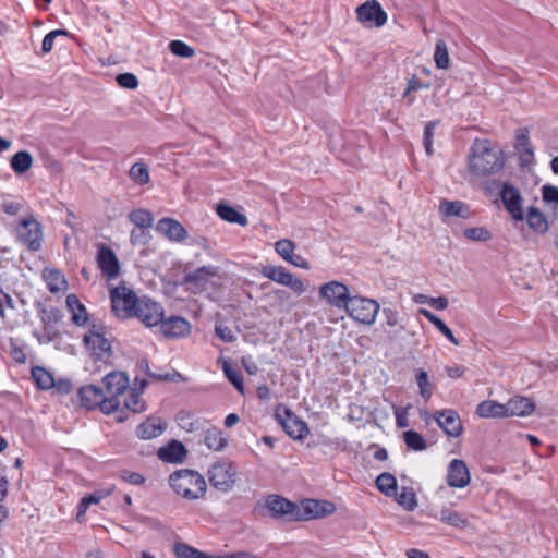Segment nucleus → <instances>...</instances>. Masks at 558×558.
<instances>
[{"instance_id":"obj_19","label":"nucleus","mask_w":558,"mask_h":558,"mask_svg":"<svg viewBox=\"0 0 558 558\" xmlns=\"http://www.w3.org/2000/svg\"><path fill=\"white\" fill-rule=\"evenodd\" d=\"M438 426L450 437H458L462 433V423L458 413L453 410H442L434 414Z\"/></svg>"},{"instance_id":"obj_64","label":"nucleus","mask_w":558,"mask_h":558,"mask_svg":"<svg viewBox=\"0 0 558 558\" xmlns=\"http://www.w3.org/2000/svg\"><path fill=\"white\" fill-rule=\"evenodd\" d=\"M130 240L133 245L145 244L147 242V234L145 229H134L131 231Z\"/></svg>"},{"instance_id":"obj_48","label":"nucleus","mask_w":558,"mask_h":558,"mask_svg":"<svg viewBox=\"0 0 558 558\" xmlns=\"http://www.w3.org/2000/svg\"><path fill=\"white\" fill-rule=\"evenodd\" d=\"M174 553L178 558H219V556H210L199 551L186 544H177Z\"/></svg>"},{"instance_id":"obj_20","label":"nucleus","mask_w":558,"mask_h":558,"mask_svg":"<svg viewBox=\"0 0 558 558\" xmlns=\"http://www.w3.org/2000/svg\"><path fill=\"white\" fill-rule=\"evenodd\" d=\"M160 328L167 338H183L190 335L191 324L181 316H170L161 320Z\"/></svg>"},{"instance_id":"obj_38","label":"nucleus","mask_w":558,"mask_h":558,"mask_svg":"<svg viewBox=\"0 0 558 558\" xmlns=\"http://www.w3.org/2000/svg\"><path fill=\"white\" fill-rule=\"evenodd\" d=\"M32 377L35 384L43 390H48L53 388L54 378L53 376L44 367L35 366L32 368Z\"/></svg>"},{"instance_id":"obj_26","label":"nucleus","mask_w":558,"mask_h":558,"mask_svg":"<svg viewBox=\"0 0 558 558\" xmlns=\"http://www.w3.org/2000/svg\"><path fill=\"white\" fill-rule=\"evenodd\" d=\"M167 428V424L160 418L149 417L136 428V435L142 439H153L160 436Z\"/></svg>"},{"instance_id":"obj_52","label":"nucleus","mask_w":558,"mask_h":558,"mask_svg":"<svg viewBox=\"0 0 558 558\" xmlns=\"http://www.w3.org/2000/svg\"><path fill=\"white\" fill-rule=\"evenodd\" d=\"M169 48L170 51L178 57L192 58L195 56L194 48L181 40H172L169 44Z\"/></svg>"},{"instance_id":"obj_31","label":"nucleus","mask_w":558,"mask_h":558,"mask_svg":"<svg viewBox=\"0 0 558 558\" xmlns=\"http://www.w3.org/2000/svg\"><path fill=\"white\" fill-rule=\"evenodd\" d=\"M66 306L72 313V320L76 325H84L87 322V312L75 294L66 296Z\"/></svg>"},{"instance_id":"obj_12","label":"nucleus","mask_w":558,"mask_h":558,"mask_svg":"<svg viewBox=\"0 0 558 558\" xmlns=\"http://www.w3.org/2000/svg\"><path fill=\"white\" fill-rule=\"evenodd\" d=\"M336 507L332 502L326 500L306 499L302 506H298L295 521H306L311 519L322 518L333 513Z\"/></svg>"},{"instance_id":"obj_22","label":"nucleus","mask_w":558,"mask_h":558,"mask_svg":"<svg viewBox=\"0 0 558 558\" xmlns=\"http://www.w3.org/2000/svg\"><path fill=\"white\" fill-rule=\"evenodd\" d=\"M158 233L172 242H183L187 238L186 229L178 220L172 218H162L156 226Z\"/></svg>"},{"instance_id":"obj_51","label":"nucleus","mask_w":558,"mask_h":558,"mask_svg":"<svg viewBox=\"0 0 558 558\" xmlns=\"http://www.w3.org/2000/svg\"><path fill=\"white\" fill-rule=\"evenodd\" d=\"M112 351H92L89 354V360L86 362L87 367L92 371L100 369L101 365L99 363H107V361L111 357Z\"/></svg>"},{"instance_id":"obj_11","label":"nucleus","mask_w":558,"mask_h":558,"mask_svg":"<svg viewBox=\"0 0 558 558\" xmlns=\"http://www.w3.org/2000/svg\"><path fill=\"white\" fill-rule=\"evenodd\" d=\"M319 295L328 304L337 308H345L350 299L348 287L340 281H329L319 288Z\"/></svg>"},{"instance_id":"obj_9","label":"nucleus","mask_w":558,"mask_h":558,"mask_svg":"<svg viewBox=\"0 0 558 558\" xmlns=\"http://www.w3.org/2000/svg\"><path fill=\"white\" fill-rule=\"evenodd\" d=\"M275 417L287 432V434L294 439H303L308 434V427L300 420L291 410L283 405H278L275 410Z\"/></svg>"},{"instance_id":"obj_3","label":"nucleus","mask_w":558,"mask_h":558,"mask_svg":"<svg viewBox=\"0 0 558 558\" xmlns=\"http://www.w3.org/2000/svg\"><path fill=\"white\" fill-rule=\"evenodd\" d=\"M140 299L126 287H116L110 291L112 312L121 319L135 317Z\"/></svg>"},{"instance_id":"obj_32","label":"nucleus","mask_w":558,"mask_h":558,"mask_svg":"<svg viewBox=\"0 0 558 558\" xmlns=\"http://www.w3.org/2000/svg\"><path fill=\"white\" fill-rule=\"evenodd\" d=\"M526 222L529 227L537 233L543 234L548 230L546 217L535 207H529L526 213Z\"/></svg>"},{"instance_id":"obj_46","label":"nucleus","mask_w":558,"mask_h":558,"mask_svg":"<svg viewBox=\"0 0 558 558\" xmlns=\"http://www.w3.org/2000/svg\"><path fill=\"white\" fill-rule=\"evenodd\" d=\"M423 314L424 316L430 322L434 324V326L442 333L445 335L449 340L450 342L453 344V345H460L461 343L458 341V339L453 336L452 331L450 330V328L440 319L438 318L437 316H435L434 314H432L430 312L428 311H423Z\"/></svg>"},{"instance_id":"obj_7","label":"nucleus","mask_w":558,"mask_h":558,"mask_svg":"<svg viewBox=\"0 0 558 558\" xmlns=\"http://www.w3.org/2000/svg\"><path fill=\"white\" fill-rule=\"evenodd\" d=\"M80 402L86 409H96L104 414H111L114 412V401L106 400L105 392L101 388L95 385H87L78 390Z\"/></svg>"},{"instance_id":"obj_8","label":"nucleus","mask_w":558,"mask_h":558,"mask_svg":"<svg viewBox=\"0 0 558 558\" xmlns=\"http://www.w3.org/2000/svg\"><path fill=\"white\" fill-rule=\"evenodd\" d=\"M16 235L19 241L31 251H38L41 247L43 230L40 223L34 217L24 218L20 221Z\"/></svg>"},{"instance_id":"obj_56","label":"nucleus","mask_w":558,"mask_h":558,"mask_svg":"<svg viewBox=\"0 0 558 558\" xmlns=\"http://www.w3.org/2000/svg\"><path fill=\"white\" fill-rule=\"evenodd\" d=\"M68 35H69V32L65 29H56V31L48 33L44 37L43 43H41V53L47 54L52 50L54 40L57 37L68 36Z\"/></svg>"},{"instance_id":"obj_25","label":"nucleus","mask_w":558,"mask_h":558,"mask_svg":"<svg viewBox=\"0 0 558 558\" xmlns=\"http://www.w3.org/2000/svg\"><path fill=\"white\" fill-rule=\"evenodd\" d=\"M534 410L535 404L527 397H514L505 404L506 416H529Z\"/></svg>"},{"instance_id":"obj_33","label":"nucleus","mask_w":558,"mask_h":558,"mask_svg":"<svg viewBox=\"0 0 558 558\" xmlns=\"http://www.w3.org/2000/svg\"><path fill=\"white\" fill-rule=\"evenodd\" d=\"M505 404L496 401H483L476 408V414L481 417H506Z\"/></svg>"},{"instance_id":"obj_62","label":"nucleus","mask_w":558,"mask_h":558,"mask_svg":"<svg viewBox=\"0 0 558 558\" xmlns=\"http://www.w3.org/2000/svg\"><path fill=\"white\" fill-rule=\"evenodd\" d=\"M121 478L132 485H142L145 481L144 476L136 472L123 471Z\"/></svg>"},{"instance_id":"obj_43","label":"nucleus","mask_w":558,"mask_h":558,"mask_svg":"<svg viewBox=\"0 0 558 558\" xmlns=\"http://www.w3.org/2000/svg\"><path fill=\"white\" fill-rule=\"evenodd\" d=\"M434 61L438 69L446 70L449 68L450 59L447 44L444 39H438L434 51Z\"/></svg>"},{"instance_id":"obj_6","label":"nucleus","mask_w":558,"mask_h":558,"mask_svg":"<svg viewBox=\"0 0 558 558\" xmlns=\"http://www.w3.org/2000/svg\"><path fill=\"white\" fill-rule=\"evenodd\" d=\"M130 385L129 376L124 372L112 371L104 378L105 399L114 401V412L121 405L120 398L128 391Z\"/></svg>"},{"instance_id":"obj_29","label":"nucleus","mask_w":558,"mask_h":558,"mask_svg":"<svg viewBox=\"0 0 558 558\" xmlns=\"http://www.w3.org/2000/svg\"><path fill=\"white\" fill-rule=\"evenodd\" d=\"M110 494H111V489H100V490H95L94 493L84 496L81 499L78 507H77V514H76L77 521L78 522L84 521L87 509L92 505L99 504L104 498H106Z\"/></svg>"},{"instance_id":"obj_2","label":"nucleus","mask_w":558,"mask_h":558,"mask_svg":"<svg viewBox=\"0 0 558 558\" xmlns=\"http://www.w3.org/2000/svg\"><path fill=\"white\" fill-rule=\"evenodd\" d=\"M169 485L173 492L186 500H198L207 490V484L202 474L194 470L181 469L169 476Z\"/></svg>"},{"instance_id":"obj_24","label":"nucleus","mask_w":558,"mask_h":558,"mask_svg":"<svg viewBox=\"0 0 558 558\" xmlns=\"http://www.w3.org/2000/svg\"><path fill=\"white\" fill-rule=\"evenodd\" d=\"M438 210L444 218L458 217L469 219L472 216L470 206L461 201L441 199Z\"/></svg>"},{"instance_id":"obj_39","label":"nucleus","mask_w":558,"mask_h":558,"mask_svg":"<svg viewBox=\"0 0 558 558\" xmlns=\"http://www.w3.org/2000/svg\"><path fill=\"white\" fill-rule=\"evenodd\" d=\"M376 486L379 492L388 497L397 495V480L390 473H381L378 475Z\"/></svg>"},{"instance_id":"obj_36","label":"nucleus","mask_w":558,"mask_h":558,"mask_svg":"<svg viewBox=\"0 0 558 558\" xmlns=\"http://www.w3.org/2000/svg\"><path fill=\"white\" fill-rule=\"evenodd\" d=\"M383 315L385 317V331L389 335H397L403 329L402 320L399 313L391 308H384Z\"/></svg>"},{"instance_id":"obj_59","label":"nucleus","mask_w":558,"mask_h":558,"mask_svg":"<svg viewBox=\"0 0 558 558\" xmlns=\"http://www.w3.org/2000/svg\"><path fill=\"white\" fill-rule=\"evenodd\" d=\"M284 286L290 288L298 295L303 294L307 289L305 282L300 278L295 277L292 272Z\"/></svg>"},{"instance_id":"obj_23","label":"nucleus","mask_w":558,"mask_h":558,"mask_svg":"<svg viewBox=\"0 0 558 558\" xmlns=\"http://www.w3.org/2000/svg\"><path fill=\"white\" fill-rule=\"evenodd\" d=\"M186 454V448L178 440L170 441L168 445L159 448L157 452L158 458L167 463H182Z\"/></svg>"},{"instance_id":"obj_54","label":"nucleus","mask_w":558,"mask_h":558,"mask_svg":"<svg viewBox=\"0 0 558 558\" xmlns=\"http://www.w3.org/2000/svg\"><path fill=\"white\" fill-rule=\"evenodd\" d=\"M276 252L287 262L294 254L295 244L288 239H282L275 244Z\"/></svg>"},{"instance_id":"obj_30","label":"nucleus","mask_w":558,"mask_h":558,"mask_svg":"<svg viewBox=\"0 0 558 558\" xmlns=\"http://www.w3.org/2000/svg\"><path fill=\"white\" fill-rule=\"evenodd\" d=\"M204 444L213 451H221L228 444V437L220 428L211 427L205 432Z\"/></svg>"},{"instance_id":"obj_4","label":"nucleus","mask_w":558,"mask_h":558,"mask_svg":"<svg viewBox=\"0 0 558 558\" xmlns=\"http://www.w3.org/2000/svg\"><path fill=\"white\" fill-rule=\"evenodd\" d=\"M236 468L233 462L220 460L208 470L210 484L221 490L229 492L235 484Z\"/></svg>"},{"instance_id":"obj_58","label":"nucleus","mask_w":558,"mask_h":558,"mask_svg":"<svg viewBox=\"0 0 558 558\" xmlns=\"http://www.w3.org/2000/svg\"><path fill=\"white\" fill-rule=\"evenodd\" d=\"M119 86L128 89H135L138 85L137 77L132 73L119 74L116 78Z\"/></svg>"},{"instance_id":"obj_16","label":"nucleus","mask_w":558,"mask_h":558,"mask_svg":"<svg viewBox=\"0 0 558 558\" xmlns=\"http://www.w3.org/2000/svg\"><path fill=\"white\" fill-rule=\"evenodd\" d=\"M265 507L275 519L284 517L290 521H295L298 505L279 495H269L265 500Z\"/></svg>"},{"instance_id":"obj_37","label":"nucleus","mask_w":558,"mask_h":558,"mask_svg":"<svg viewBox=\"0 0 558 558\" xmlns=\"http://www.w3.org/2000/svg\"><path fill=\"white\" fill-rule=\"evenodd\" d=\"M262 275L271 281H275L279 284L284 286L288 278L290 277L291 272L288 271L282 266L268 265V266L263 267Z\"/></svg>"},{"instance_id":"obj_10","label":"nucleus","mask_w":558,"mask_h":558,"mask_svg":"<svg viewBox=\"0 0 558 558\" xmlns=\"http://www.w3.org/2000/svg\"><path fill=\"white\" fill-rule=\"evenodd\" d=\"M356 19L367 27H381L387 22V14L377 0H367L356 8Z\"/></svg>"},{"instance_id":"obj_17","label":"nucleus","mask_w":558,"mask_h":558,"mask_svg":"<svg viewBox=\"0 0 558 558\" xmlns=\"http://www.w3.org/2000/svg\"><path fill=\"white\" fill-rule=\"evenodd\" d=\"M97 265L102 276L107 279H116L120 272V264L114 252L106 245H100L97 252Z\"/></svg>"},{"instance_id":"obj_5","label":"nucleus","mask_w":558,"mask_h":558,"mask_svg":"<svg viewBox=\"0 0 558 558\" xmlns=\"http://www.w3.org/2000/svg\"><path fill=\"white\" fill-rule=\"evenodd\" d=\"M345 310L354 320L371 325L376 319L379 304L375 300L356 295L350 299Z\"/></svg>"},{"instance_id":"obj_57","label":"nucleus","mask_w":558,"mask_h":558,"mask_svg":"<svg viewBox=\"0 0 558 558\" xmlns=\"http://www.w3.org/2000/svg\"><path fill=\"white\" fill-rule=\"evenodd\" d=\"M438 124V121H430L426 124L424 129V148L428 156L433 154V136H434V130L436 125Z\"/></svg>"},{"instance_id":"obj_34","label":"nucleus","mask_w":558,"mask_h":558,"mask_svg":"<svg viewBox=\"0 0 558 558\" xmlns=\"http://www.w3.org/2000/svg\"><path fill=\"white\" fill-rule=\"evenodd\" d=\"M515 149L520 154V161L522 166H527L533 161L534 151L527 135L520 134L517 136Z\"/></svg>"},{"instance_id":"obj_60","label":"nucleus","mask_w":558,"mask_h":558,"mask_svg":"<svg viewBox=\"0 0 558 558\" xmlns=\"http://www.w3.org/2000/svg\"><path fill=\"white\" fill-rule=\"evenodd\" d=\"M543 199L546 203L558 205V187L554 185H544L542 189Z\"/></svg>"},{"instance_id":"obj_35","label":"nucleus","mask_w":558,"mask_h":558,"mask_svg":"<svg viewBox=\"0 0 558 558\" xmlns=\"http://www.w3.org/2000/svg\"><path fill=\"white\" fill-rule=\"evenodd\" d=\"M217 214L221 219L228 222L238 223L242 227L247 225V218L231 206L219 205L217 207Z\"/></svg>"},{"instance_id":"obj_40","label":"nucleus","mask_w":558,"mask_h":558,"mask_svg":"<svg viewBox=\"0 0 558 558\" xmlns=\"http://www.w3.org/2000/svg\"><path fill=\"white\" fill-rule=\"evenodd\" d=\"M397 502L407 511H414L417 508V498L414 490L410 487H402L397 492Z\"/></svg>"},{"instance_id":"obj_41","label":"nucleus","mask_w":558,"mask_h":558,"mask_svg":"<svg viewBox=\"0 0 558 558\" xmlns=\"http://www.w3.org/2000/svg\"><path fill=\"white\" fill-rule=\"evenodd\" d=\"M129 219L132 223H134L137 228L141 229H149L153 226L154 217L151 213L147 209H135L129 214Z\"/></svg>"},{"instance_id":"obj_28","label":"nucleus","mask_w":558,"mask_h":558,"mask_svg":"<svg viewBox=\"0 0 558 558\" xmlns=\"http://www.w3.org/2000/svg\"><path fill=\"white\" fill-rule=\"evenodd\" d=\"M434 518L453 527L464 529L468 526V519L465 515L458 511L451 510L448 507H442L434 515Z\"/></svg>"},{"instance_id":"obj_63","label":"nucleus","mask_w":558,"mask_h":558,"mask_svg":"<svg viewBox=\"0 0 558 558\" xmlns=\"http://www.w3.org/2000/svg\"><path fill=\"white\" fill-rule=\"evenodd\" d=\"M13 308L12 299L0 291V317L5 319L8 311Z\"/></svg>"},{"instance_id":"obj_44","label":"nucleus","mask_w":558,"mask_h":558,"mask_svg":"<svg viewBox=\"0 0 558 558\" xmlns=\"http://www.w3.org/2000/svg\"><path fill=\"white\" fill-rule=\"evenodd\" d=\"M129 175L130 179L138 185H145L150 180L148 168L143 162H135L131 167Z\"/></svg>"},{"instance_id":"obj_13","label":"nucleus","mask_w":558,"mask_h":558,"mask_svg":"<svg viewBox=\"0 0 558 558\" xmlns=\"http://www.w3.org/2000/svg\"><path fill=\"white\" fill-rule=\"evenodd\" d=\"M500 197L507 211L515 221L524 219L523 198L520 191L510 183H504Z\"/></svg>"},{"instance_id":"obj_1","label":"nucleus","mask_w":558,"mask_h":558,"mask_svg":"<svg viewBox=\"0 0 558 558\" xmlns=\"http://www.w3.org/2000/svg\"><path fill=\"white\" fill-rule=\"evenodd\" d=\"M469 165L475 174L495 173L504 167L502 151L487 140L475 141Z\"/></svg>"},{"instance_id":"obj_55","label":"nucleus","mask_w":558,"mask_h":558,"mask_svg":"<svg viewBox=\"0 0 558 558\" xmlns=\"http://www.w3.org/2000/svg\"><path fill=\"white\" fill-rule=\"evenodd\" d=\"M464 236L472 241L486 242L492 239V233L484 227H476L465 229Z\"/></svg>"},{"instance_id":"obj_27","label":"nucleus","mask_w":558,"mask_h":558,"mask_svg":"<svg viewBox=\"0 0 558 558\" xmlns=\"http://www.w3.org/2000/svg\"><path fill=\"white\" fill-rule=\"evenodd\" d=\"M43 278L47 284L48 290L51 293H58L64 291L68 287V282L63 274L54 268H45L43 270Z\"/></svg>"},{"instance_id":"obj_21","label":"nucleus","mask_w":558,"mask_h":558,"mask_svg":"<svg viewBox=\"0 0 558 558\" xmlns=\"http://www.w3.org/2000/svg\"><path fill=\"white\" fill-rule=\"evenodd\" d=\"M83 340L89 349H111V333L102 325L93 324Z\"/></svg>"},{"instance_id":"obj_14","label":"nucleus","mask_w":558,"mask_h":558,"mask_svg":"<svg viewBox=\"0 0 558 558\" xmlns=\"http://www.w3.org/2000/svg\"><path fill=\"white\" fill-rule=\"evenodd\" d=\"M218 277V268L215 266H203L184 276V284L192 293H199L207 289L210 279Z\"/></svg>"},{"instance_id":"obj_18","label":"nucleus","mask_w":558,"mask_h":558,"mask_svg":"<svg viewBox=\"0 0 558 558\" xmlns=\"http://www.w3.org/2000/svg\"><path fill=\"white\" fill-rule=\"evenodd\" d=\"M447 484L453 488H464L471 482L470 471L463 460L453 459L447 468Z\"/></svg>"},{"instance_id":"obj_45","label":"nucleus","mask_w":558,"mask_h":558,"mask_svg":"<svg viewBox=\"0 0 558 558\" xmlns=\"http://www.w3.org/2000/svg\"><path fill=\"white\" fill-rule=\"evenodd\" d=\"M222 369L228 380L236 388L238 391L243 393V378L240 371L232 366L228 361H222Z\"/></svg>"},{"instance_id":"obj_53","label":"nucleus","mask_w":558,"mask_h":558,"mask_svg":"<svg viewBox=\"0 0 558 558\" xmlns=\"http://www.w3.org/2000/svg\"><path fill=\"white\" fill-rule=\"evenodd\" d=\"M416 381L420 388V395L427 401L433 395V386L428 380L427 372L420 371L416 376Z\"/></svg>"},{"instance_id":"obj_50","label":"nucleus","mask_w":558,"mask_h":558,"mask_svg":"<svg viewBox=\"0 0 558 558\" xmlns=\"http://www.w3.org/2000/svg\"><path fill=\"white\" fill-rule=\"evenodd\" d=\"M216 336L223 341L225 343H232L238 338V330H233L232 328L226 326L221 322H217L215 325Z\"/></svg>"},{"instance_id":"obj_61","label":"nucleus","mask_w":558,"mask_h":558,"mask_svg":"<svg viewBox=\"0 0 558 558\" xmlns=\"http://www.w3.org/2000/svg\"><path fill=\"white\" fill-rule=\"evenodd\" d=\"M22 208V204L17 201H13V199H4L2 203H1V209L10 215V216H15L19 214V211L21 210Z\"/></svg>"},{"instance_id":"obj_15","label":"nucleus","mask_w":558,"mask_h":558,"mask_svg":"<svg viewBox=\"0 0 558 558\" xmlns=\"http://www.w3.org/2000/svg\"><path fill=\"white\" fill-rule=\"evenodd\" d=\"M163 316L165 311L159 303L146 296L140 299L135 317L145 326L154 327L159 325Z\"/></svg>"},{"instance_id":"obj_42","label":"nucleus","mask_w":558,"mask_h":558,"mask_svg":"<svg viewBox=\"0 0 558 558\" xmlns=\"http://www.w3.org/2000/svg\"><path fill=\"white\" fill-rule=\"evenodd\" d=\"M33 165V157L28 151L22 150L11 158V168L15 173L26 172Z\"/></svg>"},{"instance_id":"obj_49","label":"nucleus","mask_w":558,"mask_h":558,"mask_svg":"<svg viewBox=\"0 0 558 558\" xmlns=\"http://www.w3.org/2000/svg\"><path fill=\"white\" fill-rule=\"evenodd\" d=\"M403 440L405 445L414 450V451H422L426 448V441L424 437L414 430H408L403 433Z\"/></svg>"},{"instance_id":"obj_47","label":"nucleus","mask_w":558,"mask_h":558,"mask_svg":"<svg viewBox=\"0 0 558 558\" xmlns=\"http://www.w3.org/2000/svg\"><path fill=\"white\" fill-rule=\"evenodd\" d=\"M141 393L142 391L131 390L130 395L124 398V408L134 413H141L145 411V402L142 399Z\"/></svg>"}]
</instances>
